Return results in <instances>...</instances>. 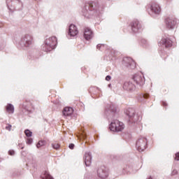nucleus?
Instances as JSON below:
<instances>
[{
    "label": "nucleus",
    "mask_w": 179,
    "mask_h": 179,
    "mask_svg": "<svg viewBox=\"0 0 179 179\" xmlns=\"http://www.w3.org/2000/svg\"><path fill=\"white\" fill-rule=\"evenodd\" d=\"M117 114V108L113 104L108 105L105 108V116L108 120H113L109 125V129L113 132H121L124 129V123L117 120H115Z\"/></svg>",
    "instance_id": "f257e3e1"
},
{
    "label": "nucleus",
    "mask_w": 179,
    "mask_h": 179,
    "mask_svg": "<svg viewBox=\"0 0 179 179\" xmlns=\"http://www.w3.org/2000/svg\"><path fill=\"white\" fill-rule=\"evenodd\" d=\"M100 12V5L97 1H88L85 2L81 9V15L87 19L96 16Z\"/></svg>",
    "instance_id": "f03ea898"
},
{
    "label": "nucleus",
    "mask_w": 179,
    "mask_h": 179,
    "mask_svg": "<svg viewBox=\"0 0 179 179\" xmlns=\"http://www.w3.org/2000/svg\"><path fill=\"white\" fill-rule=\"evenodd\" d=\"M124 114L128 117V124L130 127H136L142 117L139 115L135 114V109L132 108H129L124 110Z\"/></svg>",
    "instance_id": "7ed1b4c3"
},
{
    "label": "nucleus",
    "mask_w": 179,
    "mask_h": 179,
    "mask_svg": "<svg viewBox=\"0 0 179 179\" xmlns=\"http://www.w3.org/2000/svg\"><path fill=\"white\" fill-rule=\"evenodd\" d=\"M58 42L57 41V37L52 36L48 38H46L45 43L42 45L43 50L45 52L52 51L56 47Z\"/></svg>",
    "instance_id": "20e7f679"
},
{
    "label": "nucleus",
    "mask_w": 179,
    "mask_h": 179,
    "mask_svg": "<svg viewBox=\"0 0 179 179\" xmlns=\"http://www.w3.org/2000/svg\"><path fill=\"white\" fill-rule=\"evenodd\" d=\"M33 44V36L30 34H25L22 36L21 40L20 41V45L22 47H30Z\"/></svg>",
    "instance_id": "39448f33"
},
{
    "label": "nucleus",
    "mask_w": 179,
    "mask_h": 179,
    "mask_svg": "<svg viewBox=\"0 0 179 179\" xmlns=\"http://www.w3.org/2000/svg\"><path fill=\"white\" fill-rule=\"evenodd\" d=\"M132 79L134 83L137 85L138 89L142 88V86L145 85V77L143 74L136 73L133 76Z\"/></svg>",
    "instance_id": "423d86ee"
},
{
    "label": "nucleus",
    "mask_w": 179,
    "mask_h": 179,
    "mask_svg": "<svg viewBox=\"0 0 179 179\" xmlns=\"http://www.w3.org/2000/svg\"><path fill=\"white\" fill-rule=\"evenodd\" d=\"M148 140L145 137H140L136 143V148L138 152H143L146 149Z\"/></svg>",
    "instance_id": "0eeeda50"
},
{
    "label": "nucleus",
    "mask_w": 179,
    "mask_h": 179,
    "mask_svg": "<svg viewBox=\"0 0 179 179\" xmlns=\"http://www.w3.org/2000/svg\"><path fill=\"white\" fill-rule=\"evenodd\" d=\"M165 23L166 24L167 29L173 30L175 27H176L178 20H176L174 17H169L165 19Z\"/></svg>",
    "instance_id": "6e6552de"
},
{
    "label": "nucleus",
    "mask_w": 179,
    "mask_h": 179,
    "mask_svg": "<svg viewBox=\"0 0 179 179\" xmlns=\"http://www.w3.org/2000/svg\"><path fill=\"white\" fill-rule=\"evenodd\" d=\"M123 66L127 69H135L136 64L131 57H124L123 59Z\"/></svg>",
    "instance_id": "1a4fd4ad"
},
{
    "label": "nucleus",
    "mask_w": 179,
    "mask_h": 179,
    "mask_svg": "<svg viewBox=\"0 0 179 179\" xmlns=\"http://www.w3.org/2000/svg\"><path fill=\"white\" fill-rule=\"evenodd\" d=\"M151 15H160L162 8L156 2H153L150 5Z\"/></svg>",
    "instance_id": "9d476101"
},
{
    "label": "nucleus",
    "mask_w": 179,
    "mask_h": 179,
    "mask_svg": "<svg viewBox=\"0 0 179 179\" xmlns=\"http://www.w3.org/2000/svg\"><path fill=\"white\" fill-rule=\"evenodd\" d=\"M131 30L134 33H138L142 29V24L138 20H133L130 24Z\"/></svg>",
    "instance_id": "9b49d317"
},
{
    "label": "nucleus",
    "mask_w": 179,
    "mask_h": 179,
    "mask_svg": "<svg viewBox=\"0 0 179 179\" xmlns=\"http://www.w3.org/2000/svg\"><path fill=\"white\" fill-rule=\"evenodd\" d=\"M97 176L99 178H107L108 177V171L106 166H101L97 170Z\"/></svg>",
    "instance_id": "f8f14e48"
},
{
    "label": "nucleus",
    "mask_w": 179,
    "mask_h": 179,
    "mask_svg": "<svg viewBox=\"0 0 179 179\" xmlns=\"http://www.w3.org/2000/svg\"><path fill=\"white\" fill-rule=\"evenodd\" d=\"M78 27L73 24H70L69 27L68 37H75V36H78Z\"/></svg>",
    "instance_id": "ddd939ff"
},
{
    "label": "nucleus",
    "mask_w": 179,
    "mask_h": 179,
    "mask_svg": "<svg viewBox=\"0 0 179 179\" xmlns=\"http://www.w3.org/2000/svg\"><path fill=\"white\" fill-rule=\"evenodd\" d=\"M123 89L127 92H135L136 86L132 82H125L123 85Z\"/></svg>",
    "instance_id": "4468645a"
},
{
    "label": "nucleus",
    "mask_w": 179,
    "mask_h": 179,
    "mask_svg": "<svg viewBox=\"0 0 179 179\" xmlns=\"http://www.w3.org/2000/svg\"><path fill=\"white\" fill-rule=\"evenodd\" d=\"M92 152H85L84 155V162L87 167H90V164H92Z\"/></svg>",
    "instance_id": "2eb2a0df"
},
{
    "label": "nucleus",
    "mask_w": 179,
    "mask_h": 179,
    "mask_svg": "<svg viewBox=\"0 0 179 179\" xmlns=\"http://www.w3.org/2000/svg\"><path fill=\"white\" fill-rule=\"evenodd\" d=\"M84 38L85 40H92L93 38V31L90 28L86 27L84 30Z\"/></svg>",
    "instance_id": "dca6fc26"
},
{
    "label": "nucleus",
    "mask_w": 179,
    "mask_h": 179,
    "mask_svg": "<svg viewBox=\"0 0 179 179\" xmlns=\"http://www.w3.org/2000/svg\"><path fill=\"white\" fill-rule=\"evenodd\" d=\"M161 43L166 48H170L173 46V41H171L169 38H162Z\"/></svg>",
    "instance_id": "f3484780"
},
{
    "label": "nucleus",
    "mask_w": 179,
    "mask_h": 179,
    "mask_svg": "<svg viewBox=\"0 0 179 179\" xmlns=\"http://www.w3.org/2000/svg\"><path fill=\"white\" fill-rule=\"evenodd\" d=\"M62 114L64 117H69L73 114V108L71 107H66L64 108Z\"/></svg>",
    "instance_id": "a211bd4d"
},
{
    "label": "nucleus",
    "mask_w": 179,
    "mask_h": 179,
    "mask_svg": "<svg viewBox=\"0 0 179 179\" xmlns=\"http://www.w3.org/2000/svg\"><path fill=\"white\" fill-rule=\"evenodd\" d=\"M12 4L15 5L18 10H20L23 7V3L20 0H13Z\"/></svg>",
    "instance_id": "6ab92c4d"
},
{
    "label": "nucleus",
    "mask_w": 179,
    "mask_h": 179,
    "mask_svg": "<svg viewBox=\"0 0 179 179\" xmlns=\"http://www.w3.org/2000/svg\"><path fill=\"white\" fill-rule=\"evenodd\" d=\"M6 110L7 113H11V114H13L15 113V107L12 103H8V105L6 106Z\"/></svg>",
    "instance_id": "aec40b11"
},
{
    "label": "nucleus",
    "mask_w": 179,
    "mask_h": 179,
    "mask_svg": "<svg viewBox=\"0 0 179 179\" xmlns=\"http://www.w3.org/2000/svg\"><path fill=\"white\" fill-rule=\"evenodd\" d=\"M46 143H47V141H45V140H41L36 144V148L38 149V148H41V146H45V145Z\"/></svg>",
    "instance_id": "412c9836"
},
{
    "label": "nucleus",
    "mask_w": 179,
    "mask_h": 179,
    "mask_svg": "<svg viewBox=\"0 0 179 179\" xmlns=\"http://www.w3.org/2000/svg\"><path fill=\"white\" fill-rule=\"evenodd\" d=\"M141 44L143 47H145V48H148V47H149V43H148V41H146L145 39L141 40Z\"/></svg>",
    "instance_id": "4be33fe9"
},
{
    "label": "nucleus",
    "mask_w": 179,
    "mask_h": 179,
    "mask_svg": "<svg viewBox=\"0 0 179 179\" xmlns=\"http://www.w3.org/2000/svg\"><path fill=\"white\" fill-rule=\"evenodd\" d=\"M24 134H25L26 136H27V138H30V137H31V135H33V132H31V131H30L29 129H26L24 131Z\"/></svg>",
    "instance_id": "5701e85b"
},
{
    "label": "nucleus",
    "mask_w": 179,
    "mask_h": 179,
    "mask_svg": "<svg viewBox=\"0 0 179 179\" xmlns=\"http://www.w3.org/2000/svg\"><path fill=\"white\" fill-rule=\"evenodd\" d=\"M43 179H54L52 176L48 171L45 172V177Z\"/></svg>",
    "instance_id": "b1692460"
},
{
    "label": "nucleus",
    "mask_w": 179,
    "mask_h": 179,
    "mask_svg": "<svg viewBox=\"0 0 179 179\" xmlns=\"http://www.w3.org/2000/svg\"><path fill=\"white\" fill-rule=\"evenodd\" d=\"M52 146L53 149H56V150H58V149H59V144L58 143H52Z\"/></svg>",
    "instance_id": "393cba45"
},
{
    "label": "nucleus",
    "mask_w": 179,
    "mask_h": 179,
    "mask_svg": "<svg viewBox=\"0 0 179 179\" xmlns=\"http://www.w3.org/2000/svg\"><path fill=\"white\" fill-rule=\"evenodd\" d=\"M27 145H31V143H33V138H27Z\"/></svg>",
    "instance_id": "a878e982"
},
{
    "label": "nucleus",
    "mask_w": 179,
    "mask_h": 179,
    "mask_svg": "<svg viewBox=\"0 0 179 179\" xmlns=\"http://www.w3.org/2000/svg\"><path fill=\"white\" fill-rule=\"evenodd\" d=\"M6 129L7 131H11V129H12V124H8L7 126L6 127Z\"/></svg>",
    "instance_id": "bb28decb"
},
{
    "label": "nucleus",
    "mask_w": 179,
    "mask_h": 179,
    "mask_svg": "<svg viewBox=\"0 0 179 179\" xmlns=\"http://www.w3.org/2000/svg\"><path fill=\"white\" fill-rule=\"evenodd\" d=\"M69 149H71V150H73V149L75 148V144H73V143H70V144L69 145Z\"/></svg>",
    "instance_id": "cd10ccee"
},
{
    "label": "nucleus",
    "mask_w": 179,
    "mask_h": 179,
    "mask_svg": "<svg viewBox=\"0 0 179 179\" xmlns=\"http://www.w3.org/2000/svg\"><path fill=\"white\" fill-rule=\"evenodd\" d=\"M177 174H178V171L176 169H173L171 176H177Z\"/></svg>",
    "instance_id": "c85d7f7f"
},
{
    "label": "nucleus",
    "mask_w": 179,
    "mask_h": 179,
    "mask_svg": "<svg viewBox=\"0 0 179 179\" xmlns=\"http://www.w3.org/2000/svg\"><path fill=\"white\" fill-rule=\"evenodd\" d=\"M175 160H177V162H179V152H177L176 154Z\"/></svg>",
    "instance_id": "c756f323"
},
{
    "label": "nucleus",
    "mask_w": 179,
    "mask_h": 179,
    "mask_svg": "<svg viewBox=\"0 0 179 179\" xmlns=\"http://www.w3.org/2000/svg\"><path fill=\"white\" fill-rule=\"evenodd\" d=\"M8 154L10 156H13L15 155V151L14 150H9Z\"/></svg>",
    "instance_id": "7c9ffc66"
},
{
    "label": "nucleus",
    "mask_w": 179,
    "mask_h": 179,
    "mask_svg": "<svg viewBox=\"0 0 179 179\" xmlns=\"http://www.w3.org/2000/svg\"><path fill=\"white\" fill-rule=\"evenodd\" d=\"M106 80L108 81V80H111V76H107L106 77Z\"/></svg>",
    "instance_id": "2f4dec72"
},
{
    "label": "nucleus",
    "mask_w": 179,
    "mask_h": 179,
    "mask_svg": "<svg viewBox=\"0 0 179 179\" xmlns=\"http://www.w3.org/2000/svg\"><path fill=\"white\" fill-rule=\"evenodd\" d=\"M143 97L144 99H149V94H144Z\"/></svg>",
    "instance_id": "473e14b6"
},
{
    "label": "nucleus",
    "mask_w": 179,
    "mask_h": 179,
    "mask_svg": "<svg viewBox=\"0 0 179 179\" xmlns=\"http://www.w3.org/2000/svg\"><path fill=\"white\" fill-rule=\"evenodd\" d=\"M101 45H103L98 44V45H96L97 50H100V48H101Z\"/></svg>",
    "instance_id": "72a5a7b5"
},
{
    "label": "nucleus",
    "mask_w": 179,
    "mask_h": 179,
    "mask_svg": "<svg viewBox=\"0 0 179 179\" xmlns=\"http://www.w3.org/2000/svg\"><path fill=\"white\" fill-rule=\"evenodd\" d=\"M162 106H164V107H166L167 106V103L162 101Z\"/></svg>",
    "instance_id": "f704fd0d"
},
{
    "label": "nucleus",
    "mask_w": 179,
    "mask_h": 179,
    "mask_svg": "<svg viewBox=\"0 0 179 179\" xmlns=\"http://www.w3.org/2000/svg\"><path fill=\"white\" fill-rule=\"evenodd\" d=\"M82 137H83V138L86 139V134H85V133H83L82 134Z\"/></svg>",
    "instance_id": "c9c22d12"
},
{
    "label": "nucleus",
    "mask_w": 179,
    "mask_h": 179,
    "mask_svg": "<svg viewBox=\"0 0 179 179\" xmlns=\"http://www.w3.org/2000/svg\"><path fill=\"white\" fill-rule=\"evenodd\" d=\"M6 3H7V6H8V8H9V0H6Z\"/></svg>",
    "instance_id": "e433bc0d"
},
{
    "label": "nucleus",
    "mask_w": 179,
    "mask_h": 179,
    "mask_svg": "<svg viewBox=\"0 0 179 179\" xmlns=\"http://www.w3.org/2000/svg\"><path fill=\"white\" fill-rule=\"evenodd\" d=\"M148 179H152L151 176H150Z\"/></svg>",
    "instance_id": "4c0bfd02"
},
{
    "label": "nucleus",
    "mask_w": 179,
    "mask_h": 179,
    "mask_svg": "<svg viewBox=\"0 0 179 179\" xmlns=\"http://www.w3.org/2000/svg\"><path fill=\"white\" fill-rule=\"evenodd\" d=\"M21 149H24V147H21Z\"/></svg>",
    "instance_id": "58836bf2"
},
{
    "label": "nucleus",
    "mask_w": 179,
    "mask_h": 179,
    "mask_svg": "<svg viewBox=\"0 0 179 179\" xmlns=\"http://www.w3.org/2000/svg\"><path fill=\"white\" fill-rule=\"evenodd\" d=\"M36 1H41V0H36Z\"/></svg>",
    "instance_id": "ea45409f"
}]
</instances>
